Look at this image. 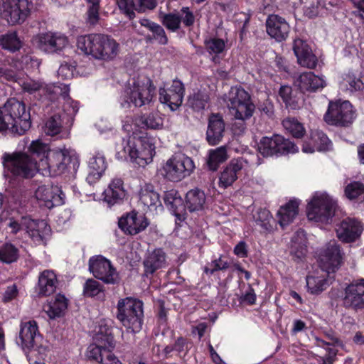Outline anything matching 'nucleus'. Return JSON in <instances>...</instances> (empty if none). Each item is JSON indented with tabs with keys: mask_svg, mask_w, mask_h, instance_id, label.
I'll list each match as a JSON object with an SVG mask.
<instances>
[{
	"mask_svg": "<svg viewBox=\"0 0 364 364\" xmlns=\"http://www.w3.org/2000/svg\"><path fill=\"white\" fill-rule=\"evenodd\" d=\"M230 262L228 260H225L223 256H220L219 258L214 259L210 264H208L204 269V272L206 274H213L217 271H224L229 268Z\"/></svg>",
	"mask_w": 364,
	"mask_h": 364,
	"instance_id": "nucleus-60",
	"label": "nucleus"
},
{
	"mask_svg": "<svg viewBox=\"0 0 364 364\" xmlns=\"http://www.w3.org/2000/svg\"><path fill=\"white\" fill-rule=\"evenodd\" d=\"M279 95L285 103L287 108L295 110L300 107V97H297L296 92H293L291 87L282 85L279 90Z\"/></svg>",
	"mask_w": 364,
	"mask_h": 364,
	"instance_id": "nucleus-39",
	"label": "nucleus"
},
{
	"mask_svg": "<svg viewBox=\"0 0 364 364\" xmlns=\"http://www.w3.org/2000/svg\"><path fill=\"white\" fill-rule=\"evenodd\" d=\"M140 121L149 129H157L163 127V119L156 113H150L147 115H143Z\"/></svg>",
	"mask_w": 364,
	"mask_h": 364,
	"instance_id": "nucleus-56",
	"label": "nucleus"
},
{
	"mask_svg": "<svg viewBox=\"0 0 364 364\" xmlns=\"http://www.w3.org/2000/svg\"><path fill=\"white\" fill-rule=\"evenodd\" d=\"M363 225L355 218H346L336 225L337 237L342 242L350 243L360 237Z\"/></svg>",
	"mask_w": 364,
	"mask_h": 364,
	"instance_id": "nucleus-15",
	"label": "nucleus"
},
{
	"mask_svg": "<svg viewBox=\"0 0 364 364\" xmlns=\"http://www.w3.org/2000/svg\"><path fill=\"white\" fill-rule=\"evenodd\" d=\"M299 202L291 200L285 205L282 206L277 213L279 223L284 228L291 223L298 214Z\"/></svg>",
	"mask_w": 364,
	"mask_h": 364,
	"instance_id": "nucleus-35",
	"label": "nucleus"
},
{
	"mask_svg": "<svg viewBox=\"0 0 364 364\" xmlns=\"http://www.w3.org/2000/svg\"><path fill=\"white\" fill-rule=\"evenodd\" d=\"M38 48L47 53H58L69 44L68 38L60 32L42 33L37 36Z\"/></svg>",
	"mask_w": 364,
	"mask_h": 364,
	"instance_id": "nucleus-14",
	"label": "nucleus"
},
{
	"mask_svg": "<svg viewBox=\"0 0 364 364\" xmlns=\"http://www.w3.org/2000/svg\"><path fill=\"white\" fill-rule=\"evenodd\" d=\"M235 118L237 120H247L250 119L255 109V105L252 102L251 99L237 104L235 107L230 108Z\"/></svg>",
	"mask_w": 364,
	"mask_h": 364,
	"instance_id": "nucleus-41",
	"label": "nucleus"
},
{
	"mask_svg": "<svg viewBox=\"0 0 364 364\" xmlns=\"http://www.w3.org/2000/svg\"><path fill=\"white\" fill-rule=\"evenodd\" d=\"M246 164L242 158L232 159L220 174V185L224 188L232 185Z\"/></svg>",
	"mask_w": 364,
	"mask_h": 364,
	"instance_id": "nucleus-30",
	"label": "nucleus"
},
{
	"mask_svg": "<svg viewBox=\"0 0 364 364\" xmlns=\"http://www.w3.org/2000/svg\"><path fill=\"white\" fill-rule=\"evenodd\" d=\"M364 193V184L360 181H353L345 188V195L350 200L355 199Z\"/></svg>",
	"mask_w": 364,
	"mask_h": 364,
	"instance_id": "nucleus-59",
	"label": "nucleus"
},
{
	"mask_svg": "<svg viewBox=\"0 0 364 364\" xmlns=\"http://www.w3.org/2000/svg\"><path fill=\"white\" fill-rule=\"evenodd\" d=\"M70 88L68 85L61 84L60 85L53 86V92L55 94H59L60 97L63 100V112L62 117L66 120L65 124L71 126L74 117L78 112V104L77 102L73 100L69 97Z\"/></svg>",
	"mask_w": 364,
	"mask_h": 364,
	"instance_id": "nucleus-17",
	"label": "nucleus"
},
{
	"mask_svg": "<svg viewBox=\"0 0 364 364\" xmlns=\"http://www.w3.org/2000/svg\"><path fill=\"white\" fill-rule=\"evenodd\" d=\"M355 117L353 106L348 101L331 102L324 115V120L328 124L348 127L353 123Z\"/></svg>",
	"mask_w": 364,
	"mask_h": 364,
	"instance_id": "nucleus-10",
	"label": "nucleus"
},
{
	"mask_svg": "<svg viewBox=\"0 0 364 364\" xmlns=\"http://www.w3.org/2000/svg\"><path fill=\"white\" fill-rule=\"evenodd\" d=\"M28 13L26 0H4L0 4V16L9 24L23 22Z\"/></svg>",
	"mask_w": 364,
	"mask_h": 364,
	"instance_id": "nucleus-13",
	"label": "nucleus"
},
{
	"mask_svg": "<svg viewBox=\"0 0 364 364\" xmlns=\"http://www.w3.org/2000/svg\"><path fill=\"white\" fill-rule=\"evenodd\" d=\"M343 301L346 306L364 307V279L346 287Z\"/></svg>",
	"mask_w": 364,
	"mask_h": 364,
	"instance_id": "nucleus-27",
	"label": "nucleus"
},
{
	"mask_svg": "<svg viewBox=\"0 0 364 364\" xmlns=\"http://www.w3.org/2000/svg\"><path fill=\"white\" fill-rule=\"evenodd\" d=\"M184 91V86L181 81L175 80L169 87L159 89V100L174 111L182 104Z\"/></svg>",
	"mask_w": 364,
	"mask_h": 364,
	"instance_id": "nucleus-16",
	"label": "nucleus"
},
{
	"mask_svg": "<svg viewBox=\"0 0 364 364\" xmlns=\"http://www.w3.org/2000/svg\"><path fill=\"white\" fill-rule=\"evenodd\" d=\"M303 230L297 231L291 239L290 253L294 260L300 261L306 255V239Z\"/></svg>",
	"mask_w": 364,
	"mask_h": 364,
	"instance_id": "nucleus-36",
	"label": "nucleus"
},
{
	"mask_svg": "<svg viewBox=\"0 0 364 364\" xmlns=\"http://www.w3.org/2000/svg\"><path fill=\"white\" fill-rule=\"evenodd\" d=\"M225 133V122L220 114H212L208 119L206 140L210 145L219 144Z\"/></svg>",
	"mask_w": 364,
	"mask_h": 364,
	"instance_id": "nucleus-25",
	"label": "nucleus"
},
{
	"mask_svg": "<svg viewBox=\"0 0 364 364\" xmlns=\"http://www.w3.org/2000/svg\"><path fill=\"white\" fill-rule=\"evenodd\" d=\"M22 43L16 32H10L0 36V47L11 52L18 50Z\"/></svg>",
	"mask_w": 364,
	"mask_h": 364,
	"instance_id": "nucleus-43",
	"label": "nucleus"
},
{
	"mask_svg": "<svg viewBox=\"0 0 364 364\" xmlns=\"http://www.w3.org/2000/svg\"><path fill=\"white\" fill-rule=\"evenodd\" d=\"M62 117L60 112L53 113L46 120L44 125V132L46 135L55 136L58 134L63 128V124L65 122Z\"/></svg>",
	"mask_w": 364,
	"mask_h": 364,
	"instance_id": "nucleus-40",
	"label": "nucleus"
},
{
	"mask_svg": "<svg viewBox=\"0 0 364 364\" xmlns=\"http://www.w3.org/2000/svg\"><path fill=\"white\" fill-rule=\"evenodd\" d=\"M227 159L226 148L225 146H220L209 151L207 164L210 170L215 171L218 168L219 164L223 163Z\"/></svg>",
	"mask_w": 364,
	"mask_h": 364,
	"instance_id": "nucleus-44",
	"label": "nucleus"
},
{
	"mask_svg": "<svg viewBox=\"0 0 364 364\" xmlns=\"http://www.w3.org/2000/svg\"><path fill=\"white\" fill-rule=\"evenodd\" d=\"M311 141L315 144L318 151H328L332 148L331 141L322 131L314 130L311 132Z\"/></svg>",
	"mask_w": 364,
	"mask_h": 364,
	"instance_id": "nucleus-49",
	"label": "nucleus"
},
{
	"mask_svg": "<svg viewBox=\"0 0 364 364\" xmlns=\"http://www.w3.org/2000/svg\"><path fill=\"white\" fill-rule=\"evenodd\" d=\"M18 250L12 244H5L0 248V260L10 264L17 260Z\"/></svg>",
	"mask_w": 364,
	"mask_h": 364,
	"instance_id": "nucleus-54",
	"label": "nucleus"
},
{
	"mask_svg": "<svg viewBox=\"0 0 364 364\" xmlns=\"http://www.w3.org/2000/svg\"><path fill=\"white\" fill-rule=\"evenodd\" d=\"M21 87L24 92L30 94H33L36 92H40L43 94L53 92V87H48L43 82L33 79L24 80L21 84Z\"/></svg>",
	"mask_w": 364,
	"mask_h": 364,
	"instance_id": "nucleus-46",
	"label": "nucleus"
},
{
	"mask_svg": "<svg viewBox=\"0 0 364 364\" xmlns=\"http://www.w3.org/2000/svg\"><path fill=\"white\" fill-rule=\"evenodd\" d=\"M256 222L263 229L269 230L272 229L270 220H272V215L270 212L267 209H260L257 213L255 216Z\"/></svg>",
	"mask_w": 364,
	"mask_h": 364,
	"instance_id": "nucleus-63",
	"label": "nucleus"
},
{
	"mask_svg": "<svg viewBox=\"0 0 364 364\" xmlns=\"http://www.w3.org/2000/svg\"><path fill=\"white\" fill-rule=\"evenodd\" d=\"M38 335V326L35 321L22 323L17 343L21 345L23 349L30 350L33 348Z\"/></svg>",
	"mask_w": 364,
	"mask_h": 364,
	"instance_id": "nucleus-28",
	"label": "nucleus"
},
{
	"mask_svg": "<svg viewBox=\"0 0 364 364\" xmlns=\"http://www.w3.org/2000/svg\"><path fill=\"white\" fill-rule=\"evenodd\" d=\"M31 126V114L23 102L11 98L0 107V132L9 131L14 135L21 136Z\"/></svg>",
	"mask_w": 364,
	"mask_h": 364,
	"instance_id": "nucleus-2",
	"label": "nucleus"
},
{
	"mask_svg": "<svg viewBox=\"0 0 364 364\" xmlns=\"http://www.w3.org/2000/svg\"><path fill=\"white\" fill-rule=\"evenodd\" d=\"M58 190L48 186H40L35 192L38 200L43 202V205L48 208L60 205L63 202V198L58 194Z\"/></svg>",
	"mask_w": 364,
	"mask_h": 364,
	"instance_id": "nucleus-29",
	"label": "nucleus"
},
{
	"mask_svg": "<svg viewBox=\"0 0 364 364\" xmlns=\"http://www.w3.org/2000/svg\"><path fill=\"white\" fill-rule=\"evenodd\" d=\"M130 144L133 149L131 162L144 167L152 161L155 154V146L153 139L147 134H133Z\"/></svg>",
	"mask_w": 364,
	"mask_h": 364,
	"instance_id": "nucleus-9",
	"label": "nucleus"
},
{
	"mask_svg": "<svg viewBox=\"0 0 364 364\" xmlns=\"http://www.w3.org/2000/svg\"><path fill=\"white\" fill-rule=\"evenodd\" d=\"M89 173L86 181L89 184H93L98 181L107 167L105 156L100 152L90 159L88 162Z\"/></svg>",
	"mask_w": 364,
	"mask_h": 364,
	"instance_id": "nucleus-31",
	"label": "nucleus"
},
{
	"mask_svg": "<svg viewBox=\"0 0 364 364\" xmlns=\"http://www.w3.org/2000/svg\"><path fill=\"white\" fill-rule=\"evenodd\" d=\"M282 125L295 138H301L305 134V129L303 124L294 118L284 119Z\"/></svg>",
	"mask_w": 364,
	"mask_h": 364,
	"instance_id": "nucleus-51",
	"label": "nucleus"
},
{
	"mask_svg": "<svg viewBox=\"0 0 364 364\" xmlns=\"http://www.w3.org/2000/svg\"><path fill=\"white\" fill-rule=\"evenodd\" d=\"M57 278L53 271L46 269L38 277L37 291L38 296H46L53 294L56 289Z\"/></svg>",
	"mask_w": 364,
	"mask_h": 364,
	"instance_id": "nucleus-32",
	"label": "nucleus"
},
{
	"mask_svg": "<svg viewBox=\"0 0 364 364\" xmlns=\"http://www.w3.org/2000/svg\"><path fill=\"white\" fill-rule=\"evenodd\" d=\"M209 97L207 93L199 90L188 97V104L193 109L199 112L205 109Z\"/></svg>",
	"mask_w": 364,
	"mask_h": 364,
	"instance_id": "nucleus-50",
	"label": "nucleus"
},
{
	"mask_svg": "<svg viewBox=\"0 0 364 364\" xmlns=\"http://www.w3.org/2000/svg\"><path fill=\"white\" fill-rule=\"evenodd\" d=\"M141 26L146 31L151 33V35L145 34V31L142 30L140 33L145 36V41L146 43H152L156 41L159 44L165 46L168 43V37L163 27L148 19L142 18L139 20Z\"/></svg>",
	"mask_w": 364,
	"mask_h": 364,
	"instance_id": "nucleus-26",
	"label": "nucleus"
},
{
	"mask_svg": "<svg viewBox=\"0 0 364 364\" xmlns=\"http://www.w3.org/2000/svg\"><path fill=\"white\" fill-rule=\"evenodd\" d=\"M177 193L175 191H169L165 193L164 197V203L175 214L178 211V206L181 205L182 200L181 197L176 196Z\"/></svg>",
	"mask_w": 364,
	"mask_h": 364,
	"instance_id": "nucleus-61",
	"label": "nucleus"
},
{
	"mask_svg": "<svg viewBox=\"0 0 364 364\" xmlns=\"http://www.w3.org/2000/svg\"><path fill=\"white\" fill-rule=\"evenodd\" d=\"M316 345L318 347L323 348L326 350L324 355H316V359L318 364H332L336 355V350L330 348L328 342H326L318 338H316Z\"/></svg>",
	"mask_w": 364,
	"mask_h": 364,
	"instance_id": "nucleus-48",
	"label": "nucleus"
},
{
	"mask_svg": "<svg viewBox=\"0 0 364 364\" xmlns=\"http://www.w3.org/2000/svg\"><path fill=\"white\" fill-rule=\"evenodd\" d=\"M139 200L150 211H154L158 208H162L159 193L147 188L141 189L139 194Z\"/></svg>",
	"mask_w": 364,
	"mask_h": 364,
	"instance_id": "nucleus-38",
	"label": "nucleus"
},
{
	"mask_svg": "<svg viewBox=\"0 0 364 364\" xmlns=\"http://www.w3.org/2000/svg\"><path fill=\"white\" fill-rule=\"evenodd\" d=\"M343 262V252L340 245L331 240L321 250L318 257V266L321 270H323L331 274L340 268Z\"/></svg>",
	"mask_w": 364,
	"mask_h": 364,
	"instance_id": "nucleus-12",
	"label": "nucleus"
},
{
	"mask_svg": "<svg viewBox=\"0 0 364 364\" xmlns=\"http://www.w3.org/2000/svg\"><path fill=\"white\" fill-rule=\"evenodd\" d=\"M161 18L162 24L171 32H175L181 28V18H179L178 13L166 14Z\"/></svg>",
	"mask_w": 364,
	"mask_h": 364,
	"instance_id": "nucleus-55",
	"label": "nucleus"
},
{
	"mask_svg": "<svg viewBox=\"0 0 364 364\" xmlns=\"http://www.w3.org/2000/svg\"><path fill=\"white\" fill-rule=\"evenodd\" d=\"M335 279L334 274L323 270L317 269L306 277L308 291L313 294H318L326 290Z\"/></svg>",
	"mask_w": 364,
	"mask_h": 364,
	"instance_id": "nucleus-22",
	"label": "nucleus"
},
{
	"mask_svg": "<svg viewBox=\"0 0 364 364\" xmlns=\"http://www.w3.org/2000/svg\"><path fill=\"white\" fill-rule=\"evenodd\" d=\"M157 5L156 0H132V6L138 12H145L146 10H153Z\"/></svg>",
	"mask_w": 364,
	"mask_h": 364,
	"instance_id": "nucleus-64",
	"label": "nucleus"
},
{
	"mask_svg": "<svg viewBox=\"0 0 364 364\" xmlns=\"http://www.w3.org/2000/svg\"><path fill=\"white\" fill-rule=\"evenodd\" d=\"M294 85L301 93H305L321 90L326 83L322 77L316 75L313 72H304L295 80Z\"/></svg>",
	"mask_w": 364,
	"mask_h": 364,
	"instance_id": "nucleus-23",
	"label": "nucleus"
},
{
	"mask_svg": "<svg viewBox=\"0 0 364 364\" xmlns=\"http://www.w3.org/2000/svg\"><path fill=\"white\" fill-rule=\"evenodd\" d=\"M276 134L272 136H263L258 144V151L264 157L277 156Z\"/></svg>",
	"mask_w": 364,
	"mask_h": 364,
	"instance_id": "nucleus-42",
	"label": "nucleus"
},
{
	"mask_svg": "<svg viewBox=\"0 0 364 364\" xmlns=\"http://www.w3.org/2000/svg\"><path fill=\"white\" fill-rule=\"evenodd\" d=\"M103 292V286L93 279H88L83 286V294L88 297L98 296Z\"/></svg>",
	"mask_w": 364,
	"mask_h": 364,
	"instance_id": "nucleus-57",
	"label": "nucleus"
},
{
	"mask_svg": "<svg viewBox=\"0 0 364 364\" xmlns=\"http://www.w3.org/2000/svg\"><path fill=\"white\" fill-rule=\"evenodd\" d=\"M205 48L210 54L221 53L225 46V41L220 38H213L205 41Z\"/></svg>",
	"mask_w": 364,
	"mask_h": 364,
	"instance_id": "nucleus-62",
	"label": "nucleus"
},
{
	"mask_svg": "<svg viewBox=\"0 0 364 364\" xmlns=\"http://www.w3.org/2000/svg\"><path fill=\"white\" fill-rule=\"evenodd\" d=\"M30 154L23 152L4 154L3 164L14 176L29 178L37 171H45L49 174L60 175L71 165L75 169L78 158L73 150L65 148L50 150L47 144L33 141L29 146Z\"/></svg>",
	"mask_w": 364,
	"mask_h": 364,
	"instance_id": "nucleus-1",
	"label": "nucleus"
},
{
	"mask_svg": "<svg viewBox=\"0 0 364 364\" xmlns=\"http://www.w3.org/2000/svg\"><path fill=\"white\" fill-rule=\"evenodd\" d=\"M250 99H251L250 95L243 88L232 87L228 93V106L231 108Z\"/></svg>",
	"mask_w": 364,
	"mask_h": 364,
	"instance_id": "nucleus-47",
	"label": "nucleus"
},
{
	"mask_svg": "<svg viewBox=\"0 0 364 364\" xmlns=\"http://www.w3.org/2000/svg\"><path fill=\"white\" fill-rule=\"evenodd\" d=\"M68 305L67 298L60 294L55 296L47 305L44 306V311L50 318H55L63 316Z\"/></svg>",
	"mask_w": 364,
	"mask_h": 364,
	"instance_id": "nucleus-34",
	"label": "nucleus"
},
{
	"mask_svg": "<svg viewBox=\"0 0 364 364\" xmlns=\"http://www.w3.org/2000/svg\"><path fill=\"white\" fill-rule=\"evenodd\" d=\"M293 50L299 65L309 69H314L316 66L317 58L305 40L295 38L293 42Z\"/></svg>",
	"mask_w": 364,
	"mask_h": 364,
	"instance_id": "nucleus-20",
	"label": "nucleus"
},
{
	"mask_svg": "<svg viewBox=\"0 0 364 364\" xmlns=\"http://www.w3.org/2000/svg\"><path fill=\"white\" fill-rule=\"evenodd\" d=\"M266 27L267 33L278 42L284 41L290 31L287 21L278 15H270L267 19Z\"/></svg>",
	"mask_w": 364,
	"mask_h": 364,
	"instance_id": "nucleus-24",
	"label": "nucleus"
},
{
	"mask_svg": "<svg viewBox=\"0 0 364 364\" xmlns=\"http://www.w3.org/2000/svg\"><path fill=\"white\" fill-rule=\"evenodd\" d=\"M104 200L109 205H113L120 203L125 197L123 181L120 178H114L104 191Z\"/></svg>",
	"mask_w": 364,
	"mask_h": 364,
	"instance_id": "nucleus-33",
	"label": "nucleus"
},
{
	"mask_svg": "<svg viewBox=\"0 0 364 364\" xmlns=\"http://www.w3.org/2000/svg\"><path fill=\"white\" fill-rule=\"evenodd\" d=\"M195 169L193 159L185 154H176L163 167L164 176L170 181H181L189 176Z\"/></svg>",
	"mask_w": 364,
	"mask_h": 364,
	"instance_id": "nucleus-8",
	"label": "nucleus"
},
{
	"mask_svg": "<svg viewBox=\"0 0 364 364\" xmlns=\"http://www.w3.org/2000/svg\"><path fill=\"white\" fill-rule=\"evenodd\" d=\"M205 193L195 188L190 190L186 196V206L190 212L198 211L203 208L205 203Z\"/></svg>",
	"mask_w": 364,
	"mask_h": 364,
	"instance_id": "nucleus-37",
	"label": "nucleus"
},
{
	"mask_svg": "<svg viewBox=\"0 0 364 364\" xmlns=\"http://www.w3.org/2000/svg\"><path fill=\"white\" fill-rule=\"evenodd\" d=\"M26 233L36 245H46V237L50 232V228L43 220H33L28 216L23 224Z\"/></svg>",
	"mask_w": 364,
	"mask_h": 364,
	"instance_id": "nucleus-18",
	"label": "nucleus"
},
{
	"mask_svg": "<svg viewBox=\"0 0 364 364\" xmlns=\"http://www.w3.org/2000/svg\"><path fill=\"white\" fill-rule=\"evenodd\" d=\"M77 47L85 54L104 60H112L119 51V44L114 38L99 33L79 36Z\"/></svg>",
	"mask_w": 364,
	"mask_h": 364,
	"instance_id": "nucleus-4",
	"label": "nucleus"
},
{
	"mask_svg": "<svg viewBox=\"0 0 364 364\" xmlns=\"http://www.w3.org/2000/svg\"><path fill=\"white\" fill-rule=\"evenodd\" d=\"M277 157L286 156L290 154H296L299 151L298 146L290 139L284 138L280 134H276Z\"/></svg>",
	"mask_w": 364,
	"mask_h": 364,
	"instance_id": "nucleus-45",
	"label": "nucleus"
},
{
	"mask_svg": "<svg viewBox=\"0 0 364 364\" xmlns=\"http://www.w3.org/2000/svg\"><path fill=\"white\" fill-rule=\"evenodd\" d=\"M149 223L143 215H138L132 211L125 217H122L118 222L119 228L125 233L131 235H136L144 230Z\"/></svg>",
	"mask_w": 364,
	"mask_h": 364,
	"instance_id": "nucleus-19",
	"label": "nucleus"
},
{
	"mask_svg": "<svg viewBox=\"0 0 364 364\" xmlns=\"http://www.w3.org/2000/svg\"><path fill=\"white\" fill-rule=\"evenodd\" d=\"M343 85L350 92L360 91L364 89V78L358 77L353 73H348L343 77Z\"/></svg>",
	"mask_w": 364,
	"mask_h": 364,
	"instance_id": "nucleus-53",
	"label": "nucleus"
},
{
	"mask_svg": "<svg viewBox=\"0 0 364 364\" xmlns=\"http://www.w3.org/2000/svg\"><path fill=\"white\" fill-rule=\"evenodd\" d=\"M87 1L90 4L87 11V23L95 26L100 19V0H87Z\"/></svg>",
	"mask_w": 364,
	"mask_h": 364,
	"instance_id": "nucleus-58",
	"label": "nucleus"
},
{
	"mask_svg": "<svg viewBox=\"0 0 364 364\" xmlns=\"http://www.w3.org/2000/svg\"><path fill=\"white\" fill-rule=\"evenodd\" d=\"M336 203L326 194H316L309 203L307 217L310 220L328 223L335 214Z\"/></svg>",
	"mask_w": 364,
	"mask_h": 364,
	"instance_id": "nucleus-7",
	"label": "nucleus"
},
{
	"mask_svg": "<svg viewBox=\"0 0 364 364\" xmlns=\"http://www.w3.org/2000/svg\"><path fill=\"white\" fill-rule=\"evenodd\" d=\"M167 256L162 248L148 252L143 261L144 275H153L156 272L168 266Z\"/></svg>",
	"mask_w": 364,
	"mask_h": 364,
	"instance_id": "nucleus-21",
	"label": "nucleus"
},
{
	"mask_svg": "<svg viewBox=\"0 0 364 364\" xmlns=\"http://www.w3.org/2000/svg\"><path fill=\"white\" fill-rule=\"evenodd\" d=\"M117 318L122 325L135 333L141 331L143 324L144 311L141 301L126 297L118 301Z\"/></svg>",
	"mask_w": 364,
	"mask_h": 364,
	"instance_id": "nucleus-5",
	"label": "nucleus"
},
{
	"mask_svg": "<svg viewBox=\"0 0 364 364\" xmlns=\"http://www.w3.org/2000/svg\"><path fill=\"white\" fill-rule=\"evenodd\" d=\"M109 322L106 319L100 321L94 336L95 343L88 347L87 356L100 364H122L112 353L115 347V341Z\"/></svg>",
	"mask_w": 364,
	"mask_h": 364,
	"instance_id": "nucleus-3",
	"label": "nucleus"
},
{
	"mask_svg": "<svg viewBox=\"0 0 364 364\" xmlns=\"http://www.w3.org/2000/svg\"><path fill=\"white\" fill-rule=\"evenodd\" d=\"M132 141V136H129L127 139H123L122 143L117 147L116 158L119 161L132 160V146L130 144Z\"/></svg>",
	"mask_w": 364,
	"mask_h": 364,
	"instance_id": "nucleus-52",
	"label": "nucleus"
},
{
	"mask_svg": "<svg viewBox=\"0 0 364 364\" xmlns=\"http://www.w3.org/2000/svg\"><path fill=\"white\" fill-rule=\"evenodd\" d=\"M89 271L97 279L107 284L119 282V277L109 259L102 255L92 256L88 262Z\"/></svg>",
	"mask_w": 364,
	"mask_h": 364,
	"instance_id": "nucleus-11",
	"label": "nucleus"
},
{
	"mask_svg": "<svg viewBox=\"0 0 364 364\" xmlns=\"http://www.w3.org/2000/svg\"><path fill=\"white\" fill-rule=\"evenodd\" d=\"M154 90L155 87L149 79H134L132 83L124 89L120 97L121 106L129 108L132 105L135 107L147 105L152 100Z\"/></svg>",
	"mask_w": 364,
	"mask_h": 364,
	"instance_id": "nucleus-6",
	"label": "nucleus"
}]
</instances>
